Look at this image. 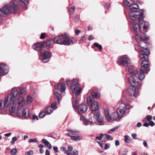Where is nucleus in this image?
Wrapping results in <instances>:
<instances>
[{
	"label": "nucleus",
	"mask_w": 155,
	"mask_h": 155,
	"mask_svg": "<svg viewBox=\"0 0 155 155\" xmlns=\"http://www.w3.org/2000/svg\"><path fill=\"white\" fill-rule=\"evenodd\" d=\"M97 121L99 123H102L103 122V120L102 118L100 117L97 119H96Z\"/></svg>",
	"instance_id": "c03bdc74"
},
{
	"label": "nucleus",
	"mask_w": 155,
	"mask_h": 155,
	"mask_svg": "<svg viewBox=\"0 0 155 155\" xmlns=\"http://www.w3.org/2000/svg\"><path fill=\"white\" fill-rule=\"evenodd\" d=\"M21 2V4L22 5H24L26 6L29 4V1L28 0H19Z\"/></svg>",
	"instance_id": "c85d7f7f"
},
{
	"label": "nucleus",
	"mask_w": 155,
	"mask_h": 155,
	"mask_svg": "<svg viewBox=\"0 0 155 155\" xmlns=\"http://www.w3.org/2000/svg\"><path fill=\"white\" fill-rule=\"evenodd\" d=\"M141 14H142V20L141 21H142L143 22H140L139 18H136V19L133 20H136V21H138L139 22V24L138 25L137 23H134L133 25V28L134 31L136 32H141L143 35V34H145L144 33L146 31V28H147V23H146L143 20V12H141Z\"/></svg>",
	"instance_id": "7ed1b4c3"
},
{
	"label": "nucleus",
	"mask_w": 155,
	"mask_h": 155,
	"mask_svg": "<svg viewBox=\"0 0 155 155\" xmlns=\"http://www.w3.org/2000/svg\"><path fill=\"white\" fill-rule=\"evenodd\" d=\"M57 103L56 102H54L51 105V107L53 109H54V110L56 109L57 108L56 107Z\"/></svg>",
	"instance_id": "ea45409f"
},
{
	"label": "nucleus",
	"mask_w": 155,
	"mask_h": 155,
	"mask_svg": "<svg viewBox=\"0 0 155 155\" xmlns=\"http://www.w3.org/2000/svg\"><path fill=\"white\" fill-rule=\"evenodd\" d=\"M87 107L86 104H81L78 107V111L80 114L84 113L87 110Z\"/></svg>",
	"instance_id": "dca6fc26"
},
{
	"label": "nucleus",
	"mask_w": 155,
	"mask_h": 155,
	"mask_svg": "<svg viewBox=\"0 0 155 155\" xmlns=\"http://www.w3.org/2000/svg\"><path fill=\"white\" fill-rule=\"evenodd\" d=\"M3 103V101L2 100L0 101V110H1L3 109L5 106L4 105H2V103Z\"/></svg>",
	"instance_id": "de8ad7c7"
},
{
	"label": "nucleus",
	"mask_w": 155,
	"mask_h": 155,
	"mask_svg": "<svg viewBox=\"0 0 155 155\" xmlns=\"http://www.w3.org/2000/svg\"><path fill=\"white\" fill-rule=\"evenodd\" d=\"M124 3L125 6L129 7V17L132 20H134L137 18L140 20V22H143L142 21H141L142 14H141V12L137 11L139 8L138 5L135 3L132 4L127 0H124Z\"/></svg>",
	"instance_id": "f03ea898"
},
{
	"label": "nucleus",
	"mask_w": 155,
	"mask_h": 155,
	"mask_svg": "<svg viewBox=\"0 0 155 155\" xmlns=\"http://www.w3.org/2000/svg\"><path fill=\"white\" fill-rule=\"evenodd\" d=\"M51 45V41H50L49 40L46 41V42H44V45L45 47L47 48H49Z\"/></svg>",
	"instance_id": "7c9ffc66"
},
{
	"label": "nucleus",
	"mask_w": 155,
	"mask_h": 155,
	"mask_svg": "<svg viewBox=\"0 0 155 155\" xmlns=\"http://www.w3.org/2000/svg\"><path fill=\"white\" fill-rule=\"evenodd\" d=\"M97 143L99 144L100 146L102 148L103 147V144L102 142L97 141Z\"/></svg>",
	"instance_id": "0e129e2a"
},
{
	"label": "nucleus",
	"mask_w": 155,
	"mask_h": 155,
	"mask_svg": "<svg viewBox=\"0 0 155 155\" xmlns=\"http://www.w3.org/2000/svg\"><path fill=\"white\" fill-rule=\"evenodd\" d=\"M110 146V144L109 143H106L105 145L104 149L107 150L108 149Z\"/></svg>",
	"instance_id": "3c124183"
},
{
	"label": "nucleus",
	"mask_w": 155,
	"mask_h": 155,
	"mask_svg": "<svg viewBox=\"0 0 155 155\" xmlns=\"http://www.w3.org/2000/svg\"><path fill=\"white\" fill-rule=\"evenodd\" d=\"M72 102L73 103L74 102V104L73 105V106L74 108H77L79 104V99L77 97H75L74 99L72 98Z\"/></svg>",
	"instance_id": "412c9836"
},
{
	"label": "nucleus",
	"mask_w": 155,
	"mask_h": 155,
	"mask_svg": "<svg viewBox=\"0 0 155 155\" xmlns=\"http://www.w3.org/2000/svg\"><path fill=\"white\" fill-rule=\"evenodd\" d=\"M98 103L94 100L93 103L90 105V108L91 111H95L98 109Z\"/></svg>",
	"instance_id": "a211bd4d"
},
{
	"label": "nucleus",
	"mask_w": 155,
	"mask_h": 155,
	"mask_svg": "<svg viewBox=\"0 0 155 155\" xmlns=\"http://www.w3.org/2000/svg\"><path fill=\"white\" fill-rule=\"evenodd\" d=\"M132 137L134 139H136L137 137V134L135 133H133L132 134Z\"/></svg>",
	"instance_id": "4d7b16f0"
},
{
	"label": "nucleus",
	"mask_w": 155,
	"mask_h": 155,
	"mask_svg": "<svg viewBox=\"0 0 155 155\" xmlns=\"http://www.w3.org/2000/svg\"><path fill=\"white\" fill-rule=\"evenodd\" d=\"M112 116L114 120H116L118 119H120L122 118L120 117V115L117 110L116 112H114L113 113Z\"/></svg>",
	"instance_id": "4be33fe9"
},
{
	"label": "nucleus",
	"mask_w": 155,
	"mask_h": 155,
	"mask_svg": "<svg viewBox=\"0 0 155 155\" xmlns=\"http://www.w3.org/2000/svg\"><path fill=\"white\" fill-rule=\"evenodd\" d=\"M71 42L75 44L77 42V40L76 38H72L71 40Z\"/></svg>",
	"instance_id": "8fccbe9b"
},
{
	"label": "nucleus",
	"mask_w": 155,
	"mask_h": 155,
	"mask_svg": "<svg viewBox=\"0 0 155 155\" xmlns=\"http://www.w3.org/2000/svg\"><path fill=\"white\" fill-rule=\"evenodd\" d=\"M73 147L71 145H70L68 147V149L69 151H71L73 150Z\"/></svg>",
	"instance_id": "5fc2aeb1"
},
{
	"label": "nucleus",
	"mask_w": 155,
	"mask_h": 155,
	"mask_svg": "<svg viewBox=\"0 0 155 155\" xmlns=\"http://www.w3.org/2000/svg\"><path fill=\"white\" fill-rule=\"evenodd\" d=\"M44 42H42L41 43H38L37 44L33 45L32 47L33 49L36 51L40 50L41 48L44 46Z\"/></svg>",
	"instance_id": "2eb2a0df"
},
{
	"label": "nucleus",
	"mask_w": 155,
	"mask_h": 155,
	"mask_svg": "<svg viewBox=\"0 0 155 155\" xmlns=\"http://www.w3.org/2000/svg\"><path fill=\"white\" fill-rule=\"evenodd\" d=\"M115 144L116 146H118L120 144V142L119 140H116L115 141Z\"/></svg>",
	"instance_id": "69168bd1"
},
{
	"label": "nucleus",
	"mask_w": 155,
	"mask_h": 155,
	"mask_svg": "<svg viewBox=\"0 0 155 155\" xmlns=\"http://www.w3.org/2000/svg\"><path fill=\"white\" fill-rule=\"evenodd\" d=\"M149 125H150L151 127H153L154 125V123L152 121H150L149 123Z\"/></svg>",
	"instance_id": "603ef678"
},
{
	"label": "nucleus",
	"mask_w": 155,
	"mask_h": 155,
	"mask_svg": "<svg viewBox=\"0 0 155 155\" xmlns=\"http://www.w3.org/2000/svg\"><path fill=\"white\" fill-rule=\"evenodd\" d=\"M18 91L16 87L13 88L11 93L5 98L4 102V106L5 107H9L11 113H14L16 106L17 102L18 103V107L17 114L18 116H23L26 117L29 116V110L25 108L22 110L23 98L21 96H19Z\"/></svg>",
	"instance_id": "f257e3e1"
},
{
	"label": "nucleus",
	"mask_w": 155,
	"mask_h": 155,
	"mask_svg": "<svg viewBox=\"0 0 155 155\" xmlns=\"http://www.w3.org/2000/svg\"><path fill=\"white\" fill-rule=\"evenodd\" d=\"M55 88L54 94L55 96V97L58 101V103H59V101L61 100V97L60 94L58 92V91H59L61 92H64L65 90L66 87L64 84L61 83V84H57L55 85Z\"/></svg>",
	"instance_id": "6e6552de"
},
{
	"label": "nucleus",
	"mask_w": 155,
	"mask_h": 155,
	"mask_svg": "<svg viewBox=\"0 0 155 155\" xmlns=\"http://www.w3.org/2000/svg\"><path fill=\"white\" fill-rule=\"evenodd\" d=\"M51 52L44 49L43 50L41 51L40 58L43 62L47 63L49 61L48 58L51 57Z\"/></svg>",
	"instance_id": "9d476101"
},
{
	"label": "nucleus",
	"mask_w": 155,
	"mask_h": 155,
	"mask_svg": "<svg viewBox=\"0 0 155 155\" xmlns=\"http://www.w3.org/2000/svg\"><path fill=\"white\" fill-rule=\"evenodd\" d=\"M104 114L108 122H110L112 119V118L109 114L108 109H106L104 110Z\"/></svg>",
	"instance_id": "aec40b11"
},
{
	"label": "nucleus",
	"mask_w": 155,
	"mask_h": 155,
	"mask_svg": "<svg viewBox=\"0 0 155 155\" xmlns=\"http://www.w3.org/2000/svg\"><path fill=\"white\" fill-rule=\"evenodd\" d=\"M78 80L76 79H74L73 80L72 84L71 86L72 92L74 93L76 96L80 94L81 91V88L78 87Z\"/></svg>",
	"instance_id": "1a4fd4ad"
},
{
	"label": "nucleus",
	"mask_w": 155,
	"mask_h": 155,
	"mask_svg": "<svg viewBox=\"0 0 155 155\" xmlns=\"http://www.w3.org/2000/svg\"><path fill=\"white\" fill-rule=\"evenodd\" d=\"M33 151L32 150L25 152V155H33Z\"/></svg>",
	"instance_id": "58836bf2"
},
{
	"label": "nucleus",
	"mask_w": 155,
	"mask_h": 155,
	"mask_svg": "<svg viewBox=\"0 0 155 155\" xmlns=\"http://www.w3.org/2000/svg\"><path fill=\"white\" fill-rule=\"evenodd\" d=\"M142 66V67L141 68L140 70V72L141 73H145L147 72V71H149V67Z\"/></svg>",
	"instance_id": "b1692460"
},
{
	"label": "nucleus",
	"mask_w": 155,
	"mask_h": 155,
	"mask_svg": "<svg viewBox=\"0 0 155 155\" xmlns=\"http://www.w3.org/2000/svg\"><path fill=\"white\" fill-rule=\"evenodd\" d=\"M119 127L118 126H116L113 128L111 129L108 131V133L109 134L112 133L114 132L115 130L117 129Z\"/></svg>",
	"instance_id": "72a5a7b5"
},
{
	"label": "nucleus",
	"mask_w": 155,
	"mask_h": 155,
	"mask_svg": "<svg viewBox=\"0 0 155 155\" xmlns=\"http://www.w3.org/2000/svg\"><path fill=\"white\" fill-rule=\"evenodd\" d=\"M117 62L119 65L126 66L130 63V60L127 55H124L118 59Z\"/></svg>",
	"instance_id": "f8f14e48"
},
{
	"label": "nucleus",
	"mask_w": 155,
	"mask_h": 155,
	"mask_svg": "<svg viewBox=\"0 0 155 155\" xmlns=\"http://www.w3.org/2000/svg\"><path fill=\"white\" fill-rule=\"evenodd\" d=\"M53 110L52 109V107H47L45 109V112L47 114H51L53 111Z\"/></svg>",
	"instance_id": "bb28decb"
},
{
	"label": "nucleus",
	"mask_w": 155,
	"mask_h": 155,
	"mask_svg": "<svg viewBox=\"0 0 155 155\" xmlns=\"http://www.w3.org/2000/svg\"><path fill=\"white\" fill-rule=\"evenodd\" d=\"M8 71V67L3 63L0 64V75H4Z\"/></svg>",
	"instance_id": "4468645a"
},
{
	"label": "nucleus",
	"mask_w": 155,
	"mask_h": 155,
	"mask_svg": "<svg viewBox=\"0 0 155 155\" xmlns=\"http://www.w3.org/2000/svg\"><path fill=\"white\" fill-rule=\"evenodd\" d=\"M152 117L151 115H148L146 117V121H149L152 119Z\"/></svg>",
	"instance_id": "79ce46f5"
},
{
	"label": "nucleus",
	"mask_w": 155,
	"mask_h": 155,
	"mask_svg": "<svg viewBox=\"0 0 155 155\" xmlns=\"http://www.w3.org/2000/svg\"><path fill=\"white\" fill-rule=\"evenodd\" d=\"M93 121L92 118H90L89 119H86L84 120L83 124L85 125H91L93 124Z\"/></svg>",
	"instance_id": "5701e85b"
},
{
	"label": "nucleus",
	"mask_w": 155,
	"mask_h": 155,
	"mask_svg": "<svg viewBox=\"0 0 155 155\" xmlns=\"http://www.w3.org/2000/svg\"><path fill=\"white\" fill-rule=\"evenodd\" d=\"M65 153L67 155H73V154L71 153H70L68 151H65Z\"/></svg>",
	"instance_id": "680f3d73"
},
{
	"label": "nucleus",
	"mask_w": 155,
	"mask_h": 155,
	"mask_svg": "<svg viewBox=\"0 0 155 155\" xmlns=\"http://www.w3.org/2000/svg\"><path fill=\"white\" fill-rule=\"evenodd\" d=\"M143 144L144 146L145 147H147V142L145 140L143 141Z\"/></svg>",
	"instance_id": "338daca9"
},
{
	"label": "nucleus",
	"mask_w": 155,
	"mask_h": 155,
	"mask_svg": "<svg viewBox=\"0 0 155 155\" xmlns=\"http://www.w3.org/2000/svg\"><path fill=\"white\" fill-rule=\"evenodd\" d=\"M93 99L91 96H89L87 99V101L88 105H91L93 102Z\"/></svg>",
	"instance_id": "a878e982"
},
{
	"label": "nucleus",
	"mask_w": 155,
	"mask_h": 155,
	"mask_svg": "<svg viewBox=\"0 0 155 155\" xmlns=\"http://www.w3.org/2000/svg\"><path fill=\"white\" fill-rule=\"evenodd\" d=\"M33 120H38V118L37 116L36 115H34L33 116Z\"/></svg>",
	"instance_id": "774afa93"
},
{
	"label": "nucleus",
	"mask_w": 155,
	"mask_h": 155,
	"mask_svg": "<svg viewBox=\"0 0 155 155\" xmlns=\"http://www.w3.org/2000/svg\"><path fill=\"white\" fill-rule=\"evenodd\" d=\"M42 142L46 145L49 149H51L52 146L50 143L48 142L45 139H43L42 140Z\"/></svg>",
	"instance_id": "393cba45"
},
{
	"label": "nucleus",
	"mask_w": 155,
	"mask_h": 155,
	"mask_svg": "<svg viewBox=\"0 0 155 155\" xmlns=\"http://www.w3.org/2000/svg\"><path fill=\"white\" fill-rule=\"evenodd\" d=\"M66 131L69 132V133L67 134V135L68 136L71 137V139L73 140L77 141L80 140L83 138L82 137L80 134L75 136L76 133L78 132L76 131L71 130H67Z\"/></svg>",
	"instance_id": "9b49d317"
},
{
	"label": "nucleus",
	"mask_w": 155,
	"mask_h": 155,
	"mask_svg": "<svg viewBox=\"0 0 155 155\" xmlns=\"http://www.w3.org/2000/svg\"><path fill=\"white\" fill-rule=\"evenodd\" d=\"M105 6L106 8L107 9H108L109 8L110 6V4L109 3H105Z\"/></svg>",
	"instance_id": "bf43d9fd"
},
{
	"label": "nucleus",
	"mask_w": 155,
	"mask_h": 155,
	"mask_svg": "<svg viewBox=\"0 0 155 155\" xmlns=\"http://www.w3.org/2000/svg\"><path fill=\"white\" fill-rule=\"evenodd\" d=\"M75 9V7L73 6L71 7V8L69 9V12L71 14H72L74 12Z\"/></svg>",
	"instance_id": "e433bc0d"
},
{
	"label": "nucleus",
	"mask_w": 155,
	"mask_h": 155,
	"mask_svg": "<svg viewBox=\"0 0 155 155\" xmlns=\"http://www.w3.org/2000/svg\"><path fill=\"white\" fill-rule=\"evenodd\" d=\"M53 149L56 153H57L58 152V149L57 147L54 146L53 147Z\"/></svg>",
	"instance_id": "6e6d98bb"
},
{
	"label": "nucleus",
	"mask_w": 155,
	"mask_h": 155,
	"mask_svg": "<svg viewBox=\"0 0 155 155\" xmlns=\"http://www.w3.org/2000/svg\"><path fill=\"white\" fill-rule=\"evenodd\" d=\"M150 51L149 49H144L140 51V58L143 59L141 63L142 66L149 67L148 56L150 54Z\"/></svg>",
	"instance_id": "0eeeda50"
},
{
	"label": "nucleus",
	"mask_w": 155,
	"mask_h": 155,
	"mask_svg": "<svg viewBox=\"0 0 155 155\" xmlns=\"http://www.w3.org/2000/svg\"><path fill=\"white\" fill-rule=\"evenodd\" d=\"M86 119L84 118V117L83 116H81L80 120L81 121H83V123H84V120H86Z\"/></svg>",
	"instance_id": "13d9d810"
},
{
	"label": "nucleus",
	"mask_w": 155,
	"mask_h": 155,
	"mask_svg": "<svg viewBox=\"0 0 155 155\" xmlns=\"http://www.w3.org/2000/svg\"><path fill=\"white\" fill-rule=\"evenodd\" d=\"M73 155H77L78 154V151L77 150H74L73 151Z\"/></svg>",
	"instance_id": "052dcab7"
},
{
	"label": "nucleus",
	"mask_w": 155,
	"mask_h": 155,
	"mask_svg": "<svg viewBox=\"0 0 155 155\" xmlns=\"http://www.w3.org/2000/svg\"><path fill=\"white\" fill-rule=\"evenodd\" d=\"M94 46L98 48L100 50H101L102 49V47L101 45L99 44L98 43L95 42L94 43Z\"/></svg>",
	"instance_id": "c9c22d12"
},
{
	"label": "nucleus",
	"mask_w": 155,
	"mask_h": 155,
	"mask_svg": "<svg viewBox=\"0 0 155 155\" xmlns=\"http://www.w3.org/2000/svg\"><path fill=\"white\" fill-rule=\"evenodd\" d=\"M103 136V135L102 134H101L99 135V137H96V139L97 140H100L102 138V137Z\"/></svg>",
	"instance_id": "09e8293b"
},
{
	"label": "nucleus",
	"mask_w": 155,
	"mask_h": 155,
	"mask_svg": "<svg viewBox=\"0 0 155 155\" xmlns=\"http://www.w3.org/2000/svg\"><path fill=\"white\" fill-rule=\"evenodd\" d=\"M135 38L138 42L139 46L143 49L142 50H139L140 53V51L143 50L144 49H148L145 48L147 44L145 41L149 38L148 37L146 36L145 34H143V35L140 36H139L137 34L135 36Z\"/></svg>",
	"instance_id": "423d86ee"
},
{
	"label": "nucleus",
	"mask_w": 155,
	"mask_h": 155,
	"mask_svg": "<svg viewBox=\"0 0 155 155\" xmlns=\"http://www.w3.org/2000/svg\"><path fill=\"white\" fill-rule=\"evenodd\" d=\"M105 136V138L108 140H113V138L110 136L105 134L104 135Z\"/></svg>",
	"instance_id": "4c0bfd02"
},
{
	"label": "nucleus",
	"mask_w": 155,
	"mask_h": 155,
	"mask_svg": "<svg viewBox=\"0 0 155 155\" xmlns=\"http://www.w3.org/2000/svg\"><path fill=\"white\" fill-rule=\"evenodd\" d=\"M91 94L92 96L93 97L95 98H98L99 97L97 93L96 92L93 91L91 93Z\"/></svg>",
	"instance_id": "f704fd0d"
},
{
	"label": "nucleus",
	"mask_w": 155,
	"mask_h": 155,
	"mask_svg": "<svg viewBox=\"0 0 155 155\" xmlns=\"http://www.w3.org/2000/svg\"><path fill=\"white\" fill-rule=\"evenodd\" d=\"M17 139L16 137H14L12 138V140L11 141V143L12 144H14L15 141L17 140Z\"/></svg>",
	"instance_id": "a18cd8bd"
},
{
	"label": "nucleus",
	"mask_w": 155,
	"mask_h": 155,
	"mask_svg": "<svg viewBox=\"0 0 155 155\" xmlns=\"http://www.w3.org/2000/svg\"><path fill=\"white\" fill-rule=\"evenodd\" d=\"M75 34L77 35H78L80 33L81 31L79 30L76 29L75 31Z\"/></svg>",
	"instance_id": "e2e57ef3"
},
{
	"label": "nucleus",
	"mask_w": 155,
	"mask_h": 155,
	"mask_svg": "<svg viewBox=\"0 0 155 155\" xmlns=\"http://www.w3.org/2000/svg\"><path fill=\"white\" fill-rule=\"evenodd\" d=\"M124 137L125 138V141L127 143H129L131 139V138L129 137L127 135L124 136Z\"/></svg>",
	"instance_id": "2f4dec72"
},
{
	"label": "nucleus",
	"mask_w": 155,
	"mask_h": 155,
	"mask_svg": "<svg viewBox=\"0 0 155 155\" xmlns=\"http://www.w3.org/2000/svg\"><path fill=\"white\" fill-rule=\"evenodd\" d=\"M45 33H42L41 34V36L40 37V38L41 39H43L45 37Z\"/></svg>",
	"instance_id": "864d4df0"
},
{
	"label": "nucleus",
	"mask_w": 155,
	"mask_h": 155,
	"mask_svg": "<svg viewBox=\"0 0 155 155\" xmlns=\"http://www.w3.org/2000/svg\"><path fill=\"white\" fill-rule=\"evenodd\" d=\"M33 99V98L32 96L29 95L28 96L27 100L26 103L27 104H30L32 101Z\"/></svg>",
	"instance_id": "cd10ccee"
},
{
	"label": "nucleus",
	"mask_w": 155,
	"mask_h": 155,
	"mask_svg": "<svg viewBox=\"0 0 155 155\" xmlns=\"http://www.w3.org/2000/svg\"><path fill=\"white\" fill-rule=\"evenodd\" d=\"M18 91L19 96H21L23 98V104L24 103V100L23 98V96L25 95L26 93V88L25 87H21L20 89H16Z\"/></svg>",
	"instance_id": "6ab92c4d"
},
{
	"label": "nucleus",
	"mask_w": 155,
	"mask_h": 155,
	"mask_svg": "<svg viewBox=\"0 0 155 155\" xmlns=\"http://www.w3.org/2000/svg\"><path fill=\"white\" fill-rule=\"evenodd\" d=\"M29 142H38V141L37 140V138H35L34 139H29Z\"/></svg>",
	"instance_id": "37998d69"
},
{
	"label": "nucleus",
	"mask_w": 155,
	"mask_h": 155,
	"mask_svg": "<svg viewBox=\"0 0 155 155\" xmlns=\"http://www.w3.org/2000/svg\"><path fill=\"white\" fill-rule=\"evenodd\" d=\"M68 34L64 33L61 35L55 37L53 40L54 43L60 45H69L71 42V40L68 38Z\"/></svg>",
	"instance_id": "39448f33"
},
{
	"label": "nucleus",
	"mask_w": 155,
	"mask_h": 155,
	"mask_svg": "<svg viewBox=\"0 0 155 155\" xmlns=\"http://www.w3.org/2000/svg\"><path fill=\"white\" fill-rule=\"evenodd\" d=\"M144 74V73H141L138 75V78L140 81L143 80L145 76Z\"/></svg>",
	"instance_id": "c756f323"
},
{
	"label": "nucleus",
	"mask_w": 155,
	"mask_h": 155,
	"mask_svg": "<svg viewBox=\"0 0 155 155\" xmlns=\"http://www.w3.org/2000/svg\"><path fill=\"white\" fill-rule=\"evenodd\" d=\"M128 71L132 75H137L138 74V71L137 69L134 66H130Z\"/></svg>",
	"instance_id": "f3484780"
},
{
	"label": "nucleus",
	"mask_w": 155,
	"mask_h": 155,
	"mask_svg": "<svg viewBox=\"0 0 155 155\" xmlns=\"http://www.w3.org/2000/svg\"><path fill=\"white\" fill-rule=\"evenodd\" d=\"M134 77L135 76L130 77L129 78L128 81L132 85H136V83H137L135 79L134 78ZM127 91L128 94L131 97H137L139 94L138 91L137 90L136 88L133 86H130Z\"/></svg>",
	"instance_id": "20e7f679"
},
{
	"label": "nucleus",
	"mask_w": 155,
	"mask_h": 155,
	"mask_svg": "<svg viewBox=\"0 0 155 155\" xmlns=\"http://www.w3.org/2000/svg\"><path fill=\"white\" fill-rule=\"evenodd\" d=\"M100 115L99 113V112H97L96 113L94 116V117L95 119L99 118L100 117Z\"/></svg>",
	"instance_id": "a19ab883"
},
{
	"label": "nucleus",
	"mask_w": 155,
	"mask_h": 155,
	"mask_svg": "<svg viewBox=\"0 0 155 155\" xmlns=\"http://www.w3.org/2000/svg\"><path fill=\"white\" fill-rule=\"evenodd\" d=\"M45 115L46 112L42 111L39 113L38 116L40 118H43L45 117Z\"/></svg>",
	"instance_id": "473e14b6"
},
{
	"label": "nucleus",
	"mask_w": 155,
	"mask_h": 155,
	"mask_svg": "<svg viewBox=\"0 0 155 155\" xmlns=\"http://www.w3.org/2000/svg\"><path fill=\"white\" fill-rule=\"evenodd\" d=\"M17 152L16 149L15 148H14L11 150V153L12 155L15 154Z\"/></svg>",
	"instance_id": "49530a36"
},
{
	"label": "nucleus",
	"mask_w": 155,
	"mask_h": 155,
	"mask_svg": "<svg viewBox=\"0 0 155 155\" xmlns=\"http://www.w3.org/2000/svg\"><path fill=\"white\" fill-rule=\"evenodd\" d=\"M130 107L128 104L120 106L117 109V110L120 115V117L125 116L126 114L127 111L129 109Z\"/></svg>",
	"instance_id": "ddd939ff"
}]
</instances>
